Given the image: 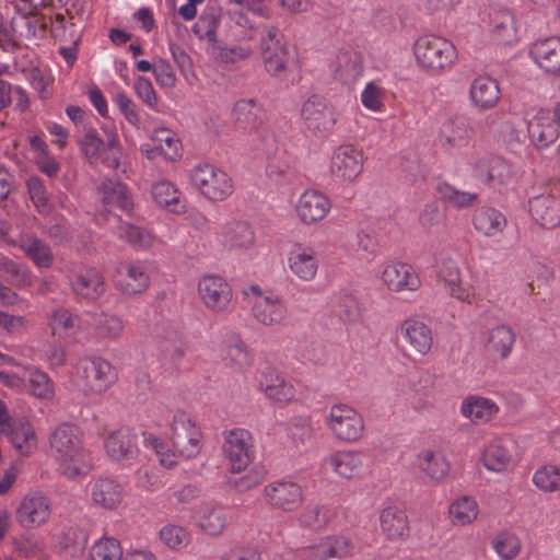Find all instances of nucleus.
I'll list each match as a JSON object with an SVG mask.
<instances>
[{"instance_id":"09e8293b","label":"nucleus","mask_w":560,"mask_h":560,"mask_svg":"<svg viewBox=\"0 0 560 560\" xmlns=\"http://www.w3.org/2000/svg\"><path fill=\"white\" fill-rule=\"evenodd\" d=\"M115 234L136 249L150 248L156 240L148 229L128 222H120L115 230Z\"/></svg>"},{"instance_id":"f704fd0d","label":"nucleus","mask_w":560,"mask_h":560,"mask_svg":"<svg viewBox=\"0 0 560 560\" xmlns=\"http://www.w3.org/2000/svg\"><path fill=\"white\" fill-rule=\"evenodd\" d=\"M137 438L129 429L112 432L104 442L107 455L117 462L129 460L137 456Z\"/></svg>"},{"instance_id":"c85d7f7f","label":"nucleus","mask_w":560,"mask_h":560,"mask_svg":"<svg viewBox=\"0 0 560 560\" xmlns=\"http://www.w3.org/2000/svg\"><path fill=\"white\" fill-rule=\"evenodd\" d=\"M151 196L154 203L173 214L186 212V199L175 184L167 179H161L152 184Z\"/></svg>"},{"instance_id":"69168bd1","label":"nucleus","mask_w":560,"mask_h":560,"mask_svg":"<svg viewBox=\"0 0 560 560\" xmlns=\"http://www.w3.org/2000/svg\"><path fill=\"white\" fill-rule=\"evenodd\" d=\"M226 26L232 38L242 39L249 37V32L253 31L254 24L244 12L240 10H230L226 13Z\"/></svg>"},{"instance_id":"a19ab883","label":"nucleus","mask_w":560,"mask_h":560,"mask_svg":"<svg viewBox=\"0 0 560 560\" xmlns=\"http://www.w3.org/2000/svg\"><path fill=\"white\" fill-rule=\"evenodd\" d=\"M472 224L480 234L494 237L504 231L508 221L501 211L490 207H481L475 211Z\"/></svg>"},{"instance_id":"2eb2a0df","label":"nucleus","mask_w":560,"mask_h":560,"mask_svg":"<svg viewBox=\"0 0 560 560\" xmlns=\"http://www.w3.org/2000/svg\"><path fill=\"white\" fill-rule=\"evenodd\" d=\"M482 464L493 472H505L516 465L515 443L510 436H494L483 447Z\"/></svg>"},{"instance_id":"338daca9","label":"nucleus","mask_w":560,"mask_h":560,"mask_svg":"<svg viewBox=\"0 0 560 560\" xmlns=\"http://www.w3.org/2000/svg\"><path fill=\"white\" fill-rule=\"evenodd\" d=\"M144 443L155 452L160 463L167 468L175 466L177 458L180 457L175 448H170L165 441L153 434L145 435Z\"/></svg>"},{"instance_id":"4be33fe9","label":"nucleus","mask_w":560,"mask_h":560,"mask_svg":"<svg viewBox=\"0 0 560 560\" xmlns=\"http://www.w3.org/2000/svg\"><path fill=\"white\" fill-rule=\"evenodd\" d=\"M416 466L423 479L434 486L442 483L450 474L451 463L440 450L424 448L417 454Z\"/></svg>"},{"instance_id":"6e6d98bb","label":"nucleus","mask_w":560,"mask_h":560,"mask_svg":"<svg viewBox=\"0 0 560 560\" xmlns=\"http://www.w3.org/2000/svg\"><path fill=\"white\" fill-rule=\"evenodd\" d=\"M21 248L38 268H49L54 261L49 246L37 237L24 238Z\"/></svg>"},{"instance_id":"a211bd4d","label":"nucleus","mask_w":560,"mask_h":560,"mask_svg":"<svg viewBox=\"0 0 560 560\" xmlns=\"http://www.w3.org/2000/svg\"><path fill=\"white\" fill-rule=\"evenodd\" d=\"M51 515L49 499L40 492L23 497L16 510L18 522L26 528H36L48 522Z\"/></svg>"},{"instance_id":"aec40b11","label":"nucleus","mask_w":560,"mask_h":560,"mask_svg":"<svg viewBox=\"0 0 560 560\" xmlns=\"http://www.w3.org/2000/svg\"><path fill=\"white\" fill-rule=\"evenodd\" d=\"M68 278L72 291L82 299L94 301L105 292L104 278L95 268L74 267Z\"/></svg>"},{"instance_id":"6ab92c4d","label":"nucleus","mask_w":560,"mask_h":560,"mask_svg":"<svg viewBox=\"0 0 560 560\" xmlns=\"http://www.w3.org/2000/svg\"><path fill=\"white\" fill-rule=\"evenodd\" d=\"M331 209V200L317 189L304 190L295 205V212L304 225H313L323 221Z\"/></svg>"},{"instance_id":"b1692460","label":"nucleus","mask_w":560,"mask_h":560,"mask_svg":"<svg viewBox=\"0 0 560 560\" xmlns=\"http://www.w3.org/2000/svg\"><path fill=\"white\" fill-rule=\"evenodd\" d=\"M258 388L268 399L278 404H288L296 396L294 385L273 369L261 372Z\"/></svg>"},{"instance_id":"c03bdc74","label":"nucleus","mask_w":560,"mask_h":560,"mask_svg":"<svg viewBox=\"0 0 560 560\" xmlns=\"http://www.w3.org/2000/svg\"><path fill=\"white\" fill-rule=\"evenodd\" d=\"M30 395L43 401H51L55 397V385L47 373L40 369L25 366V387Z\"/></svg>"},{"instance_id":"39448f33","label":"nucleus","mask_w":560,"mask_h":560,"mask_svg":"<svg viewBox=\"0 0 560 560\" xmlns=\"http://www.w3.org/2000/svg\"><path fill=\"white\" fill-rule=\"evenodd\" d=\"M189 176L194 187L209 201H224L234 192L233 178L213 164L200 163L191 168Z\"/></svg>"},{"instance_id":"052dcab7","label":"nucleus","mask_w":560,"mask_h":560,"mask_svg":"<svg viewBox=\"0 0 560 560\" xmlns=\"http://www.w3.org/2000/svg\"><path fill=\"white\" fill-rule=\"evenodd\" d=\"M533 483L544 492H556L560 490V467L556 465H544L533 475Z\"/></svg>"},{"instance_id":"ddd939ff","label":"nucleus","mask_w":560,"mask_h":560,"mask_svg":"<svg viewBox=\"0 0 560 560\" xmlns=\"http://www.w3.org/2000/svg\"><path fill=\"white\" fill-rule=\"evenodd\" d=\"M364 155L355 145L337 147L330 158V173L340 183H353L363 172Z\"/></svg>"},{"instance_id":"f3484780","label":"nucleus","mask_w":560,"mask_h":560,"mask_svg":"<svg viewBox=\"0 0 560 560\" xmlns=\"http://www.w3.org/2000/svg\"><path fill=\"white\" fill-rule=\"evenodd\" d=\"M289 271L303 282H312L319 270V260L316 250L304 243L295 242L287 254Z\"/></svg>"},{"instance_id":"a878e982","label":"nucleus","mask_w":560,"mask_h":560,"mask_svg":"<svg viewBox=\"0 0 560 560\" xmlns=\"http://www.w3.org/2000/svg\"><path fill=\"white\" fill-rule=\"evenodd\" d=\"M221 240L223 246L229 250L246 252L254 247L256 235L248 222L231 220L223 225Z\"/></svg>"},{"instance_id":"f03ea898","label":"nucleus","mask_w":560,"mask_h":560,"mask_svg":"<svg viewBox=\"0 0 560 560\" xmlns=\"http://www.w3.org/2000/svg\"><path fill=\"white\" fill-rule=\"evenodd\" d=\"M413 55L420 68L439 73L450 70L457 60L455 45L434 34L419 36L413 44Z\"/></svg>"},{"instance_id":"9b49d317","label":"nucleus","mask_w":560,"mask_h":560,"mask_svg":"<svg viewBox=\"0 0 560 560\" xmlns=\"http://www.w3.org/2000/svg\"><path fill=\"white\" fill-rule=\"evenodd\" d=\"M153 269V264L148 260L120 262L115 273L116 288L126 295L141 294L151 285Z\"/></svg>"},{"instance_id":"f8f14e48","label":"nucleus","mask_w":560,"mask_h":560,"mask_svg":"<svg viewBox=\"0 0 560 560\" xmlns=\"http://www.w3.org/2000/svg\"><path fill=\"white\" fill-rule=\"evenodd\" d=\"M301 118L315 136L329 135L337 122L335 108L319 95H312L302 104Z\"/></svg>"},{"instance_id":"ea45409f","label":"nucleus","mask_w":560,"mask_h":560,"mask_svg":"<svg viewBox=\"0 0 560 560\" xmlns=\"http://www.w3.org/2000/svg\"><path fill=\"white\" fill-rule=\"evenodd\" d=\"M470 100L479 108H492L500 100V89L498 82L488 75H480L472 80L470 84Z\"/></svg>"},{"instance_id":"4c0bfd02","label":"nucleus","mask_w":560,"mask_h":560,"mask_svg":"<svg viewBox=\"0 0 560 560\" xmlns=\"http://www.w3.org/2000/svg\"><path fill=\"white\" fill-rule=\"evenodd\" d=\"M439 276L445 282L450 294L462 301L471 303L474 300L472 289L465 287L460 281V270L455 260L443 259L439 266Z\"/></svg>"},{"instance_id":"3c124183","label":"nucleus","mask_w":560,"mask_h":560,"mask_svg":"<svg viewBox=\"0 0 560 560\" xmlns=\"http://www.w3.org/2000/svg\"><path fill=\"white\" fill-rule=\"evenodd\" d=\"M224 361L237 371L245 370L250 361L246 345L238 335H231L224 341Z\"/></svg>"},{"instance_id":"bb28decb","label":"nucleus","mask_w":560,"mask_h":560,"mask_svg":"<svg viewBox=\"0 0 560 560\" xmlns=\"http://www.w3.org/2000/svg\"><path fill=\"white\" fill-rule=\"evenodd\" d=\"M516 334L509 325H497L486 336L483 342L485 352L494 360H506L515 346Z\"/></svg>"},{"instance_id":"393cba45","label":"nucleus","mask_w":560,"mask_h":560,"mask_svg":"<svg viewBox=\"0 0 560 560\" xmlns=\"http://www.w3.org/2000/svg\"><path fill=\"white\" fill-rule=\"evenodd\" d=\"M97 194L103 207L109 212L114 210L130 212L133 208V199L129 188L117 179H104L97 188Z\"/></svg>"},{"instance_id":"a18cd8bd","label":"nucleus","mask_w":560,"mask_h":560,"mask_svg":"<svg viewBox=\"0 0 560 560\" xmlns=\"http://www.w3.org/2000/svg\"><path fill=\"white\" fill-rule=\"evenodd\" d=\"M351 541L345 536H330L311 548L314 560L341 559L350 555Z\"/></svg>"},{"instance_id":"c756f323","label":"nucleus","mask_w":560,"mask_h":560,"mask_svg":"<svg viewBox=\"0 0 560 560\" xmlns=\"http://www.w3.org/2000/svg\"><path fill=\"white\" fill-rule=\"evenodd\" d=\"M557 125L548 112H538L527 124L530 143L537 149H545L552 144L559 137Z\"/></svg>"},{"instance_id":"5701e85b","label":"nucleus","mask_w":560,"mask_h":560,"mask_svg":"<svg viewBox=\"0 0 560 560\" xmlns=\"http://www.w3.org/2000/svg\"><path fill=\"white\" fill-rule=\"evenodd\" d=\"M528 56L541 70L548 73L560 71V37L539 38L530 44Z\"/></svg>"},{"instance_id":"473e14b6","label":"nucleus","mask_w":560,"mask_h":560,"mask_svg":"<svg viewBox=\"0 0 560 560\" xmlns=\"http://www.w3.org/2000/svg\"><path fill=\"white\" fill-rule=\"evenodd\" d=\"M192 518L197 527L212 536L220 535L228 524L224 509L211 502H202L197 505Z\"/></svg>"},{"instance_id":"4d7b16f0","label":"nucleus","mask_w":560,"mask_h":560,"mask_svg":"<svg viewBox=\"0 0 560 560\" xmlns=\"http://www.w3.org/2000/svg\"><path fill=\"white\" fill-rule=\"evenodd\" d=\"M152 143L158 144V150L165 160L175 161L180 156V141L170 129L160 128L154 130Z\"/></svg>"},{"instance_id":"72a5a7b5","label":"nucleus","mask_w":560,"mask_h":560,"mask_svg":"<svg viewBox=\"0 0 560 560\" xmlns=\"http://www.w3.org/2000/svg\"><path fill=\"white\" fill-rule=\"evenodd\" d=\"M90 494L95 505L106 510H114L122 502L125 490L115 479L98 478L91 483Z\"/></svg>"},{"instance_id":"423d86ee","label":"nucleus","mask_w":560,"mask_h":560,"mask_svg":"<svg viewBox=\"0 0 560 560\" xmlns=\"http://www.w3.org/2000/svg\"><path fill=\"white\" fill-rule=\"evenodd\" d=\"M325 424L336 440L345 443L360 441L365 430L362 415L347 404L332 405L325 417Z\"/></svg>"},{"instance_id":"bf43d9fd","label":"nucleus","mask_w":560,"mask_h":560,"mask_svg":"<svg viewBox=\"0 0 560 560\" xmlns=\"http://www.w3.org/2000/svg\"><path fill=\"white\" fill-rule=\"evenodd\" d=\"M120 542L115 538H102L93 544L89 551V560H122Z\"/></svg>"},{"instance_id":"0eeeda50","label":"nucleus","mask_w":560,"mask_h":560,"mask_svg":"<svg viewBox=\"0 0 560 560\" xmlns=\"http://www.w3.org/2000/svg\"><path fill=\"white\" fill-rule=\"evenodd\" d=\"M170 434L173 448L180 458L197 457L202 450V433L190 415L178 410L173 415L170 423Z\"/></svg>"},{"instance_id":"13d9d810","label":"nucleus","mask_w":560,"mask_h":560,"mask_svg":"<svg viewBox=\"0 0 560 560\" xmlns=\"http://www.w3.org/2000/svg\"><path fill=\"white\" fill-rule=\"evenodd\" d=\"M331 509L326 505L313 504L306 506L299 515L298 522L301 526L311 529H320L325 527L330 518Z\"/></svg>"},{"instance_id":"58836bf2","label":"nucleus","mask_w":560,"mask_h":560,"mask_svg":"<svg viewBox=\"0 0 560 560\" xmlns=\"http://www.w3.org/2000/svg\"><path fill=\"white\" fill-rule=\"evenodd\" d=\"M48 326L52 335L62 339L73 338L83 330L82 319L65 307L51 311Z\"/></svg>"},{"instance_id":"7ed1b4c3","label":"nucleus","mask_w":560,"mask_h":560,"mask_svg":"<svg viewBox=\"0 0 560 560\" xmlns=\"http://www.w3.org/2000/svg\"><path fill=\"white\" fill-rule=\"evenodd\" d=\"M261 51L265 69L273 77L283 78L298 69L295 52L283 42L282 33L275 26L265 30Z\"/></svg>"},{"instance_id":"8fccbe9b","label":"nucleus","mask_w":560,"mask_h":560,"mask_svg":"<svg viewBox=\"0 0 560 560\" xmlns=\"http://www.w3.org/2000/svg\"><path fill=\"white\" fill-rule=\"evenodd\" d=\"M31 150L35 153L34 160L39 171L49 177H55L60 170L59 162L49 153L48 145L39 136L30 138Z\"/></svg>"},{"instance_id":"79ce46f5","label":"nucleus","mask_w":560,"mask_h":560,"mask_svg":"<svg viewBox=\"0 0 560 560\" xmlns=\"http://www.w3.org/2000/svg\"><path fill=\"white\" fill-rule=\"evenodd\" d=\"M233 117L237 128L244 131L256 130L264 120V109L256 101L240 100L233 108Z\"/></svg>"},{"instance_id":"603ef678","label":"nucleus","mask_w":560,"mask_h":560,"mask_svg":"<svg viewBox=\"0 0 560 560\" xmlns=\"http://www.w3.org/2000/svg\"><path fill=\"white\" fill-rule=\"evenodd\" d=\"M93 325L95 336L106 340L118 339L125 328L122 319L113 314H96L93 317Z\"/></svg>"},{"instance_id":"774afa93","label":"nucleus","mask_w":560,"mask_h":560,"mask_svg":"<svg viewBox=\"0 0 560 560\" xmlns=\"http://www.w3.org/2000/svg\"><path fill=\"white\" fill-rule=\"evenodd\" d=\"M492 547L503 560L515 558L521 550L520 539L511 533H501L492 541Z\"/></svg>"},{"instance_id":"cd10ccee","label":"nucleus","mask_w":560,"mask_h":560,"mask_svg":"<svg viewBox=\"0 0 560 560\" xmlns=\"http://www.w3.org/2000/svg\"><path fill=\"white\" fill-rule=\"evenodd\" d=\"M0 432L7 435L13 447L24 456L33 453L37 438L31 422L24 418H12Z\"/></svg>"},{"instance_id":"37998d69","label":"nucleus","mask_w":560,"mask_h":560,"mask_svg":"<svg viewBox=\"0 0 560 560\" xmlns=\"http://www.w3.org/2000/svg\"><path fill=\"white\" fill-rule=\"evenodd\" d=\"M471 132L463 119L445 120L439 132V141L445 149H460L467 147Z\"/></svg>"},{"instance_id":"c9c22d12","label":"nucleus","mask_w":560,"mask_h":560,"mask_svg":"<svg viewBox=\"0 0 560 560\" xmlns=\"http://www.w3.org/2000/svg\"><path fill=\"white\" fill-rule=\"evenodd\" d=\"M529 213L538 224L547 229L560 225V200L540 195L529 200Z\"/></svg>"},{"instance_id":"2f4dec72","label":"nucleus","mask_w":560,"mask_h":560,"mask_svg":"<svg viewBox=\"0 0 560 560\" xmlns=\"http://www.w3.org/2000/svg\"><path fill=\"white\" fill-rule=\"evenodd\" d=\"M399 334L415 352L427 355L433 346V331L425 323L409 318L399 326Z\"/></svg>"},{"instance_id":"e433bc0d","label":"nucleus","mask_w":560,"mask_h":560,"mask_svg":"<svg viewBox=\"0 0 560 560\" xmlns=\"http://www.w3.org/2000/svg\"><path fill=\"white\" fill-rule=\"evenodd\" d=\"M380 526L388 540H404L409 535L408 517L401 509L387 506L380 512Z\"/></svg>"},{"instance_id":"1a4fd4ad","label":"nucleus","mask_w":560,"mask_h":560,"mask_svg":"<svg viewBox=\"0 0 560 560\" xmlns=\"http://www.w3.org/2000/svg\"><path fill=\"white\" fill-rule=\"evenodd\" d=\"M222 454L228 462L229 472L241 474L254 458L255 445L253 434L243 428L223 432Z\"/></svg>"},{"instance_id":"dca6fc26","label":"nucleus","mask_w":560,"mask_h":560,"mask_svg":"<svg viewBox=\"0 0 560 560\" xmlns=\"http://www.w3.org/2000/svg\"><path fill=\"white\" fill-rule=\"evenodd\" d=\"M322 465L341 479H360L365 469V455L358 450H339L328 454Z\"/></svg>"},{"instance_id":"864d4df0","label":"nucleus","mask_w":560,"mask_h":560,"mask_svg":"<svg viewBox=\"0 0 560 560\" xmlns=\"http://www.w3.org/2000/svg\"><path fill=\"white\" fill-rule=\"evenodd\" d=\"M335 71L337 77L345 83L354 82L362 74L361 57L353 51L339 54Z\"/></svg>"},{"instance_id":"7c9ffc66","label":"nucleus","mask_w":560,"mask_h":560,"mask_svg":"<svg viewBox=\"0 0 560 560\" xmlns=\"http://www.w3.org/2000/svg\"><path fill=\"white\" fill-rule=\"evenodd\" d=\"M459 411L470 422L485 424L499 413L500 408L494 400L481 395L471 394L463 399Z\"/></svg>"},{"instance_id":"9d476101","label":"nucleus","mask_w":560,"mask_h":560,"mask_svg":"<svg viewBox=\"0 0 560 560\" xmlns=\"http://www.w3.org/2000/svg\"><path fill=\"white\" fill-rule=\"evenodd\" d=\"M197 295L201 304L213 314L228 313L233 303V289L225 278L205 275L198 279Z\"/></svg>"},{"instance_id":"680f3d73","label":"nucleus","mask_w":560,"mask_h":560,"mask_svg":"<svg viewBox=\"0 0 560 560\" xmlns=\"http://www.w3.org/2000/svg\"><path fill=\"white\" fill-rule=\"evenodd\" d=\"M28 81L40 100L46 101L52 96L55 78L49 70L32 69L28 74Z\"/></svg>"},{"instance_id":"6e6552de","label":"nucleus","mask_w":560,"mask_h":560,"mask_svg":"<svg viewBox=\"0 0 560 560\" xmlns=\"http://www.w3.org/2000/svg\"><path fill=\"white\" fill-rule=\"evenodd\" d=\"M244 295L252 305V315L257 323L272 327L281 325L287 318L288 310L279 294L254 284L244 290Z\"/></svg>"},{"instance_id":"e2e57ef3","label":"nucleus","mask_w":560,"mask_h":560,"mask_svg":"<svg viewBox=\"0 0 560 560\" xmlns=\"http://www.w3.org/2000/svg\"><path fill=\"white\" fill-rule=\"evenodd\" d=\"M264 472L256 468H245L241 474L228 477L226 482L230 487L234 488L240 492L248 491L264 481Z\"/></svg>"},{"instance_id":"5fc2aeb1","label":"nucleus","mask_w":560,"mask_h":560,"mask_svg":"<svg viewBox=\"0 0 560 560\" xmlns=\"http://www.w3.org/2000/svg\"><path fill=\"white\" fill-rule=\"evenodd\" d=\"M360 100L365 109L382 113L385 110L387 90L378 81H370L362 90Z\"/></svg>"},{"instance_id":"4468645a","label":"nucleus","mask_w":560,"mask_h":560,"mask_svg":"<svg viewBox=\"0 0 560 560\" xmlns=\"http://www.w3.org/2000/svg\"><path fill=\"white\" fill-rule=\"evenodd\" d=\"M262 495L266 502L275 510L293 512L304 501L302 487L292 480L280 479L265 486Z\"/></svg>"},{"instance_id":"412c9836","label":"nucleus","mask_w":560,"mask_h":560,"mask_svg":"<svg viewBox=\"0 0 560 560\" xmlns=\"http://www.w3.org/2000/svg\"><path fill=\"white\" fill-rule=\"evenodd\" d=\"M382 281L393 292L417 291L421 280L415 268L406 262L389 261L382 271Z\"/></svg>"},{"instance_id":"f257e3e1","label":"nucleus","mask_w":560,"mask_h":560,"mask_svg":"<svg viewBox=\"0 0 560 560\" xmlns=\"http://www.w3.org/2000/svg\"><path fill=\"white\" fill-rule=\"evenodd\" d=\"M49 444L66 477L75 478L89 471V456L82 446L81 431L75 424L65 422L57 425L50 434Z\"/></svg>"},{"instance_id":"49530a36","label":"nucleus","mask_w":560,"mask_h":560,"mask_svg":"<svg viewBox=\"0 0 560 560\" xmlns=\"http://www.w3.org/2000/svg\"><path fill=\"white\" fill-rule=\"evenodd\" d=\"M481 164L487 167L486 183L494 187H503L512 184L515 179V168L512 164L502 158H491V160H482Z\"/></svg>"},{"instance_id":"0e129e2a","label":"nucleus","mask_w":560,"mask_h":560,"mask_svg":"<svg viewBox=\"0 0 560 560\" xmlns=\"http://www.w3.org/2000/svg\"><path fill=\"white\" fill-rule=\"evenodd\" d=\"M161 541L173 550H180L188 546L191 536L190 533L178 525L167 524L160 530Z\"/></svg>"},{"instance_id":"20e7f679","label":"nucleus","mask_w":560,"mask_h":560,"mask_svg":"<svg viewBox=\"0 0 560 560\" xmlns=\"http://www.w3.org/2000/svg\"><path fill=\"white\" fill-rule=\"evenodd\" d=\"M75 383L88 395H102L117 381L116 369L103 358H84L75 366Z\"/></svg>"},{"instance_id":"de8ad7c7","label":"nucleus","mask_w":560,"mask_h":560,"mask_svg":"<svg viewBox=\"0 0 560 560\" xmlns=\"http://www.w3.org/2000/svg\"><path fill=\"white\" fill-rule=\"evenodd\" d=\"M478 502L470 495H462L455 499L448 508L450 521L455 526H468L478 518Z\"/></svg>"}]
</instances>
